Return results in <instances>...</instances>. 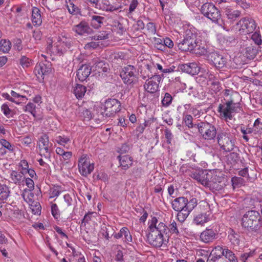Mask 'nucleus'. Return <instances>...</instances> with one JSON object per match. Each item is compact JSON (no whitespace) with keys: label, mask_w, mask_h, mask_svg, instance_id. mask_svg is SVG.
<instances>
[{"label":"nucleus","mask_w":262,"mask_h":262,"mask_svg":"<svg viewBox=\"0 0 262 262\" xmlns=\"http://www.w3.org/2000/svg\"><path fill=\"white\" fill-rule=\"evenodd\" d=\"M31 191L32 190H27V189H25L23 190L21 193V196L24 200L29 205H31V203H33L34 202V194Z\"/></svg>","instance_id":"72a5a7b5"},{"label":"nucleus","mask_w":262,"mask_h":262,"mask_svg":"<svg viewBox=\"0 0 262 262\" xmlns=\"http://www.w3.org/2000/svg\"><path fill=\"white\" fill-rule=\"evenodd\" d=\"M30 205V209L34 214H39L41 212V206L38 202H34L31 203Z\"/></svg>","instance_id":"de8ad7c7"},{"label":"nucleus","mask_w":262,"mask_h":262,"mask_svg":"<svg viewBox=\"0 0 262 262\" xmlns=\"http://www.w3.org/2000/svg\"><path fill=\"white\" fill-rule=\"evenodd\" d=\"M19 62L24 69L28 68L33 65V60L25 56L20 58Z\"/></svg>","instance_id":"a19ab883"},{"label":"nucleus","mask_w":262,"mask_h":262,"mask_svg":"<svg viewBox=\"0 0 262 262\" xmlns=\"http://www.w3.org/2000/svg\"><path fill=\"white\" fill-rule=\"evenodd\" d=\"M37 146L41 155L46 157L50 156L52 144L49 142V137L46 134H43L39 138Z\"/></svg>","instance_id":"2eb2a0df"},{"label":"nucleus","mask_w":262,"mask_h":262,"mask_svg":"<svg viewBox=\"0 0 262 262\" xmlns=\"http://www.w3.org/2000/svg\"><path fill=\"white\" fill-rule=\"evenodd\" d=\"M62 188L60 186H53L49 190L50 198L57 197L62 192Z\"/></svg>","instance_id":"58836bf2"},{"label":"nucleus","mask_w":262,"mask_h":262,"mask_svg":"<svg viewBox=\"0 0 262 262\" xmlns=\"http://www.w3.org/2000/svg\"><path fill=\"white\" fill-rule=\"evenodd\" d=\"M227 249V248H223V247L221 246H217L214 247L211 252H212V254L222 257L223 256H224L226 252L225 251Z\"/></svg>","instance_id":"a18cd8bd"},{"label":"nucleus","mask_w":262,"mask_h":262,"mask_svg":"<svg viewBox=\"0 0 262 262\" xmlns=\"http://www.w3.org/2000/svg\"><path fill=\"white\" fill-rule=\"evenodd\" d=\"M136 72V69L134 66L128 65L122 69L120 77L125 83L131 84L137 80Z\"/></svg>","instance_id":"f8f14e48"},{"label":"nucleus","mask_w":262,"mask_h":262,"mask_svg":"<svg viewBox=\"0 0 262 262\" xmlns=\"http://www.w3.org/2000/svg\"><path fill=\"white\" fill-rule=\"evenodd\" d=\"M92 71L89 65L82 64L77 71V77L81 81L85 80L90 75Z\"/></svg>","instance_id":"412c9836"},{"label":"nucleus","mask_w":262,"mask_h":262,"mask_svg":"<svg viewBox=\"0 0 262 262\" xmlns=\"http://www.w3.org/2000/svg\"><path fill=\"white\" fill-rule=\"evenodd\" d=\"M138 5V2L137 0H132L128 9V12L127 13L128 16L129 14H132V12L135 11Z\"/></svg>","instance_id":"0e129e2a"},{"label":"nucleus","mask_w":262,"mask_h":262,"mask_svg":"<svg viewBox=\"0 0 262 262\" xmlns=\"http://www.w3.org/2000/svg\"><path fill=\"white\" fill-rule=\"evenodd\" d=\"M146 29L149 35H155L156 33V27L153 23H148L146 25Z\"/></svg>","instance_id":"6e6d98bb"},{"label":"nucleus","mask_w":262,"mask_h":262,"mask_svg":"<svg viewBox=\"0 0 262 262\" xmlns=\"http://www.w3.org/2000/svg\"><path fill=\"white\" fill-rule=\"evenodd\" d=\"M210 60L217 68H223L226 64V59L222 55L216 53H212L210 56Z\"/></svg>","instance_id":"6ab92c4d"},{"label":"nucleus","mask_w":262,"mask_h":262,"mask_svg":"<svg viewBox=\"0 0 262 262\" xmlns=\"http://www.w3.org/2000/svg\"><path fill=\"white\" fill-rule=\"evenodd\" d=\"M32 21L34 26H39L42 23V18L40 10L33 7L32 10Z\"/></svg>","instance_id":"393cba45"},{"label":"nucleus","mask_w":262,"mask_h":262,"mask_svg":"<svg viewBox=\"0 0 262 262\" xmlns=\"http://www.w3.org/2000/svg\"><path fill=\"white\" fill-rule=\"evenodd\" d=\"M256 28L255 21L251 18L246 17L242 18L236 25L235 29L240 34H248L253 33Z\"/></svg>","instance_id":"6e6552de"},{"label":"nucleus","mask_w":262,"mask_h":262,"mask_svg":"<svg viewBox=\"0 0 262 262\" xmlns=\"http://www.w3.org/2000/svg\"><path fill=\"white\" fill-rule=\"evenodd\" d=\"M225 252L224 256L227 259V262H238L237 257L231 250L227 248Z\"/></svg>","instance_id":"37998d69"},{"label":"nucleus","mask_w":262,"mask_h":262,"mask_svg":"<svg viewBox=\"0 0 262 262\" xmlns=\"http://www.w3.org/2000/svg\"><path fill=\"white\" fill-rule=\"evenodd\" d=\"M10 195V188L6 184H0V200H7Z\"/></svg>","instance_id":"c756f323"},{"label":"nucleus","mask_w":262,"mask_h":262,"mask_svg":"<svg viewBox=\"0 0 262 262\" xmlns=\"http://www.w3.org/2000/svg\"><path fill=\"white\" fill-rule=\"evenodd\" d=\"M192 177L200 182L202 185L206 186L209 185V181L204 177L198 173H193Z\"/></svg>","instance_id":"8fccbe9b"},{"label":"nucleus","mask_w":262,"mask_h":262,"mask_svg":"<svg viewBox=\"0 0 262 262\" xmlns=\"http://www.w3.org/2000/svg\"><path fill=\"white\" fill-rule=\"evenodd\" d=\"M183 121L189 128L193 127L192 117L190 115H183Z\"/></svg>","instance_id":"13d9d810"},{"label":"nucleus","mask_w":262,"mask_h":262,"mask_svg":"<svg viewBox=\"0 0 262 262\" xmlns=\"http://www.w3.org/2000/svg\"><path fill=\"white\" fill-rule=\"evenodd\" d=\"M192 108H193V107L191 106V105L190 104H186L183 106H178L177 110L179 112H181V111H182L183 109L184 108L185 110L183 112V114L184 115V114H187V112H189V113H190V110Z\"/></svg>","instance_id":"69168bd1"},{"label":"nucleus","mask_w":262,"mask_h":262,"mask_svg":"<svg viewBox=\"0 0 262 262\" xmlns=\"http://www.w3.org/2000/svg\"><path fill=\"white\" fill-rule=\"evenodd\" d=\"M252 129L253 133L255 134H262V121L260 118L255 120Z\"/></svg>","instance_id":"c03bdc74"},{"label":"nucleus","mask_w":262,"mask_h":262,"mask_svg":"<svg viewBox=\"0 0 262 262\" xmlns=\"http://www.w3.org/2000/svg\"><path fill=\"white\" fill-rule=\"evenodd\" d=\"M187 199L185 197H179L175 199L171 202L172 208L178 212V219L180 222H183L187 216H184V210H186Z\"/></svg>","instance_id":"9d476101"},{"label":"nucleus","mask_w":262,"mask_h":262,"mask_svg":"<svg viewBox=\"0 0 262 262\" xmlns=\"http://www.w3.org/2000/svg\"><path fill=\"white\" fill-rule=\"evenodd\" d=\"M217 142L221 149L224 151L229 152L234 147V141L227 133H221L217 136Z\"/></svg>","instance_id":"9b49d317"},{"label":"nucleus","mask_w":262,"mask_h":262,"mask_svg":"<svg viewBox=\"0 0 262 262\" xmlns=\"http://www.w3.org/2000/svg\"><path fill=\"white\" fill-rule=\"evenodd\" d=\"M123 234V230H119L118 233H115L114 230H103V232L101 233V234L107 239H108L112 236L116 239H119L122 236Z\"/></svg>","instance_id":"cd10ccee"},{"label":"nucleus","mask_w":262,"mask_h":262,"mask_svg":"<svg viewBox=\"0 0 262 262\" xmlns=\"http://www.w3.org/2000/svg\"><path fill=\"white\" fill-rule=\"evenodd\" d=\"M26 88L28 89V87L25 85H21L19 87H15L13 90H11L10 94L7 93H3L1 94V96L3 98L8 100L16 104H21L22 103H25L28 100L27 96L25 94H29V91Z\"/></svg>","instance_id":"7ed1b4c3"},{"label":"nucleus","mask_w":262,"mask_h":262,"mask_svg":"<svg viewBox=\"0 0 262 262\" xmlns=\"http://www.w3.org/2000/svg\"><path fill=\"white\" fill-rule=\"evenodd\" d=\"M259 252L257 251V249H254L250 250L249 252H245L241 255V260L243 262H247L249 258L252 257L255 255Z\"/></svg>","instance_id":"4c0bfd02"},{"label":"nucleus","mask_w":262,"mask_h":262,"mask_svg":"<svg viewBox=\"0 0 262 262\" xmlns=\"http://www.w3.org/2000/svg\"><path fill=\"white\" fill-rule=\"evenodd\" d=\"M238 103H234L232 100L227 101L219 105L217 111L221 118L231 120L234 114L239 110Z\"/></svg>","instance_id":"20e7f679"},{"label":"nucleus","mask_w":262,"mask_h":262,"mask_svg":"<svg viewBox=\"0 0 262 262\" xmlns=\"http://www.w3.org/2000/svg\"><path fill=\"white\" fill-rule=\"evenodd\" d=\"M11 48V43L8 40L2 39L0 41V51L7 53Z\"/></svg>","instance_id":"ea45409f"},{"label":"nucleus","mask_w":262,"mask_h":262,"mask_svg":"<svg viewBox=\"0 0 262 262\" xmlns=\"http://www.w3.org/2000/svg\"><path fill=\"white\" fill-rule=\"evenodd\" d=\"M198 201L195 198L191 199L189 202L187 199L186 202V210H184L185 213H184V216H188L190 214V212L194 208V207L197 205Z\"/></svg>","instance_id":"c9c22d12"},{"label":"nucleus","mask_w":262,"mask_h":262,"mask_svg":"<svg viewBox=\"0 0 262 262\" xmlns=\"http://www.w3.org/2000/svg\"><path fill=\"white\" fill-rule=\"evenodd\" d=\"M104 18L98 15H93L91 18V25L95 29H98L103 24Z\"/></svg>","instance_id":"f704fd0d"},{"label":"nucleus","mask_w":262,"mask_h":262,"mask_svg":"<svg viewBox=\"0 0 262 262\" xmlns=\"http://www.w3.org/2000/svg\"><path fill=\"white\" fill-rule=\"evenodd\" d=\"M225 14L227 18L230 20V21H233L235 20L237 18L240 16L241 12L237 10L227 8L225 11Z\"/></svg>","instance_id":"c85d7f7f"},{"label":"nucleus","mask_w":262,"mask_h":262,"mask_svg":"<svg viewBox=\"0 0 262 262\" xmlns=\"http://www.w3.org/2000/svg\"><path fill=\"white\" fill-rule=\"evenodd\" d=\"M1 110L4 114L7 117H10L11 116L12 112L9 108V106L6 104H3L1 106Z\"/></svg>","instance_id":"052dcab7"},{"label":"nucleus","mask_w":262,"mask_h":262,"mask_svg":"<svg viewBox=\"0 0 262 262\" xmlns=\"http://www.w3.org/2000/svg\"><path fill=\"white\" fill-rule=\"evenodd\" d=\"M73 30L80 35L89 34L92 32V29L88 23L84 21H81L79 24L74 26Z\"/></svg>","instance_id":"aec40b11"},{"label":"nucleus","mask_w":262,"mask_h":262,"mask_svg":"<svg viewBox=\"0 0 262 262\" xmlns=\"http://www.w3.org/2000/svg\"><path fill=\"white\" fill-rule=\"evenodd\" d=\"M94 108L98 116H101L102 118L109 117L121 110V103L116 99H108L104 103L96 102Z\"/></svg>","instance_id":"f257e3e1"},{"label":"nucleus","mask_w":262,"mask_h":262,"mask_svg":"<svg viewBox=\"0 0 262 262\" xmlns=\"http://www.w3.org/2000/svg\"><path fill=\"white\" fill-rule=\"evenodd\" d=\"M202 71L205 78L208 79L210 82L212 81L215 80L214 79L215 76L213 72L210 71L208 69H202Z\"/></svg>","instance_id":"603ef678"},{"label":"nucleus","mask_w":262,"mask_h":262,"mask_svg":"<svg viewBox=\"0 0 262 262\" xmlns=\"http://www.w3.org/2000/svg\"><path fill=\"white\" fill-rule=\"evenodd\" d=\"M158 220L156 217H152L150 220L148 221V225L149 229H165V225L162 222H160L157 225Z\"/></svg>","instance_id":"7c9ffc66"},{"label":"nucleus","mask_w":262,"mask_h":262,"mask_svg":"<svg viewBox=\"0 0 262 262\" xmlns=\"http://www.w3.org/2000/svg\"><path fill=\"white\" fill-rule=\"evenodd\" d=\"M210 84V90L213 93H216L222 89L221 83L217 80L211 81Z\"/></svg>","instance_id":"09e8293b"},{"label":"nucleus","mask_w":262,"mask_h":262,"mask_svg":"<svg viewBox=\"0 0 262 262\" xmlns=\"http://www.w3.org/2000/svg\"><path fill=\"white\" fill-rule=\"evenodd\" d=\"M78 168L82 176L86 177L94 169V163L92 162L86 154L82 155L78 161Z\"/></svg>","instance_id":"0eeeda50"},{"label":"nucleus","mask_w":262,"mask_h":262,"mask_svg":"<svg viewBox=\"0 0 262 262\" xmlns=\"http://www.w3.org/2000/svg\"><path fill=\"white\" fill-rule=\"evenodd\" d=\"M55 140L58 144L63 146H65L70 141V138L65 136H57Z\"/></svg>","instance_id":"49530a36"},{"label":"nucleus","mask_w":262,"mask_h":262,"mask_svg":"<svg viewBox=\"0 0 262 262\" xmlns=\"http://www.w3.org/2000/svg\"><path fill=\"white\" fill-rule=\"evenodd\" d=\"M71 46V39L63 37L55 43L54 45H49L47 47V50L50 52L51 54L60 56L68 49H70Z\"/></svg>","instance_id":"423d86ee"},{"label":"nucleus","mask_w":262,"mask_h":262,"mask_svg":"<svg viewBox=\"0 0 262 262\" xmlns=\"http://www.w3.org/2000/svg\"><path fill=\"white\" fill-rule=\"evenodd\" d=\"M210 217L206 213L200 214L196 215L193 219V223L197 225L202 226L204 223L207 222Z\"/></svg>","instance_id":"473e14b6"},{"label":"nucleus","mask_w":262,"mask_h":262,"mask_svg":"<svg viewBox=\"0 0 262 262\" xmlns=\"http://www.w3.org/2000/svg\"><path fill=\"white\" fill-rule=\"evenodd\" d=\"M180 68L182 71L192 75L198 74L201 71L200 68L195 62L182 64Z\"/></svg>","instance_id":"4be33fe9"},{"label":"nucleus","mask_w":262,"mask_h":262,"mask_svg":"<svg viewBox=\"0 0 262 262\" xmlns=\"http://www.w3.org/2000/svg\"><path fill=\"white\" fill-rule=\"evenodd\" d=\"M38 107L34 104L33 102H29L23 107V110L26 113L30 114L35 118Z\"/></svg>","instance_id":"bb28decb"},{"label":"nucleus","mask_w":262,"mask_h":262,"mask_svg":"<svg viewBox=\"0 0 262 262\" xmlns=\"http://www.w3.org/2000/svg\"><path fill=\"white\" fill-rule=\"evenodd\" d=\"M202 71L205 78L208 79L210 82L212 81L215 80L214 79L215 76L213 72L210 71L208 69H202Z\"/></svg>","instance_id":"864d4df0"},{"label":"nucleus","mask_w":262,"mask_h":262,"mask_svg":"<svg viewBox=\"0 0 262 262\" xmlns=\"http://www.w3.org/2000/svg\"><path fill=\"white\" fill-rule=\"evenodd\" d=\"M115 259L117 262H123V252L122 250L118 249Z\"/></svg>","instance_id":"774afa93"},{"label":"nucleus","mask_w":262,"mask_h":262,"mask_svg":"<svg viewBox=\"0 0 262 262\" xmlns=\"http://www.w3.org/2000/svg\"><path fill=\"white\" fill-rule=\"evenodd\" d=\"M51 212L55 219H58L60 217V214L57 205L56 204H53L51 206Z\"/></svg>","instance_id":"bf43d9fd"},{"label":"nucleus","mask_w":262,"mask_h":262,"mask_svg":"<svg viewBox=\"0 0 262 262\" xmlns=\"http://www.w3.org/2000/svg\"><path fill=\"white\" fill-rule=\"evenodd\" d=\"M118 158L120 166L124 170L127 169L133 164V159L129 155H120Z\"/></svg>","instance_id":"b1692460"},{"label":"nucleus","mask_w":262,"mask_h":262,"mask_svg":"<svg viewBox=\"0 0 262 262\" xmlns=\"http://www.w3.org/2000/svg\"><path fill=\"white\" fill-rule=\"evenodd\" d=\"M24 173L18 171L12 170L10 173V182L17 185H21L24 181Z\"/></svg>","instance_id":"5701e85b"},{"label":"nucleus","mask_w":262,"mask_h":262,"mask_svg":"<svg viewBox=\"0 0 262 262\" xmlns=\"http://www.w3.org/2000/svg\"><path fill=\"white\" fill-rule=\"evenodd\" d=\"M172 100V98L171 95L168 93H166L165 94L164 97L162 100V103L163 105L165 106H168L171 103Z\"/></svg>","instance_id":"5fc2aeb1"},{"label":"nucleus","mask_w":262,"mask_h":262,"mask_svg":"<svg viewBox=\"0 0 262 262\" xmlns=\"http://www.w3.org/2000/svg\"><path fill=\"white\" fill-rule=\"evenodd\" d=\"M216 233L213 230H204L200 235V238L205 243H208L215 238Z\"/></svg>","instance_id":"a878e982"},{"label":"nucleus","mask_w":262,"mask_h":262,"mask_svg":"<svg viewBox=\"0 0 262 262\" xmlns=\"http://www.w3.org/2000/svg\"><path fill=\"white\" fill-rule=\"evenodd\" d=\"M24 180L25 181V184L26 186L28 187V189L27 190H33L34 188V183L33 180L29 178H26L25 177Z\"/></svg>","instance_id":"e2e57ef3"},{"label":"nucleus","mask_w":262,"mask_h":262,"mask_svg":"<svg viewBox=\"0 0 262 262\" xmlns=\"http://www.w3.org/2000/svg\"><path fill=\"white\" fill-rule=\"evenodd\" d=\"M198 129L203 138L206 140L213 139L216 134L215 127L208 123H201L198 126Z\"/></svg>","instance_id":"4468645a"},{"label":"nucleus","mask_w":262,"mask_h":262,"mask_svg":"<svg viewBox=\"0 0 262 262\" xmlns=\"http://www.w3.org/2000/svg\"><path fill=\"white\" fill-rule=\"evenodd\" d=\"M251 38L257 45H259L261 43V37L260 35L258 33L254 32L252 35Z\"/></svg>","instance_id":"338daca9"},{"label":"nucleus","mask_w":262,"mask_h":262,"mask_svg":"<svg viewBox=\"0 0 262 262\" xmlns=\"http://www.w3.org/2000/svg\"><path fill=\"white\" fill-rule=\"evenodd\" d=\"M112 26L115 28L119 35H122L126 30L123 21L114 20Z\"/></svg>","instance_id":"e433bc0d"},{"label":"nucleus","mask_w":262,"mask_h":262,"mask_svg":"<svg viewBox=\"0 0 262 262\" xmlns=\"http://www.w3.org/2000/svg\"><path fill=\"white\" fill-rule=\"evenodd\" d=\"M196 54L200 55H205L207 53V50L204 47H201L200 45L198 44V46L194 49Z\"/></svg>","instance_id":"680f3d73"},{"label":"nucleus","mask_w":262,"mask_h":262,"mask_svg":"<svg viewBox=\"0 0 262 262\" xmlns=\"http://www.w3.org/2000/svg\"><path fill=\"white\" fill-rule=\"evenodd\" d=\"M184 39L179 43V49L183 52L192 51L198 46L195 29L192 27H185L184 28Z\"/></svg>","instance_id":"f03ea898"},{"label":"nucleus","mask_w":262,"mask_h":262,"mask_svg":"<svg viewBox=\"0 0 262 262\" xmlns=\"http://www.w3.org/2000/svg\"><path fill=\"white\" fill-rule=\"evenodd\" d=\"M51 71V68L42 62L36 64L34 73L39 81L43 80L45 76Z\"/></svg>","instance_id":"f3484780"},{"label":"nucleus","mask_w":262,"mask_h":262,"mask_svg":"<svg viewBox=\"0 0 262 262\" xmlns=\"http://www.w3.org/2000/svg\"><path fill=\"white\" fill-rule=\"evenodd\" d=\"M108 38V34L106 31H101L92 37V39L103 40Z\"/></svg>","instance_id":"3c124183"},{"label":"nucleus","mask_w":262,"mask_h":262,"mask_svg":"<svg viewBox=\"0 0 262 262\" xmlns=\"http://www.w3.org/2000/svg\"><path fill=\"white\" fill-rule=\"evenodd\" d=\"M239 236L235 230H230L228 238L232 243L234 244H239Z\"/></svg>","instance_id":"79ce46f5"},{"label":"nucleus","mask_w":262,"mask_h":262,"mask_svg":"<svg viewBox=\"0 0 262 262\" xmlns=\"http://www.w3.org/2000/svg\"><path fill=\"white\" fill-rule=\"evenodd\" d=\"M91 70L92 72L94 73L95 75L103 76V74L107 72L108 65L102 61H97L91 67Z\"/></svg>","instance_id":"a211bd4d"},{"label":"nucleus","mask_w":262,"mask_h":262,"mask_svg":"<svg viewBox=\"0 0 262 262\" xmlns=\"http://www.w3.org/2000/svg\"><path fill=\"white\" fill-rule=\"evenodd\" d=\"M259 220V213L255 210L247 212L242 219V227L245 229L253 228Z\"/></svg>","instance_id":"1a4fd4ad"},{"label":"nucleus","mask_w":262,"mask_h":262,"mask_svg":"<svg viewBox=\"0 0 262 262\" xmlns=\"http://www.w3.org/2000/svg\"><path fill=\"white\" fill-rule=\"evenodd\" d=\"M160 79L161 77L159 75L152 76L146 81L144 85L145 91L150 93L156 92L159 89V83Z\"/></svg>","instance_id":"dca6fc26"},{"label":"nucleus","mask_w":262,"mask_h":262,"mask_svg":"<svg viewBox=\"0 0 262 262\" xmlns=\"http://www.w3.org/2000/svg\"><path fill=\"white\" fill-rule=\"evenodd\" d=\"M120 8V7L117 5H111L110 3L104 4L103 6V9L106 11H114L118 10Z\"/></svg>","instance_id":"4d7b16f0"},{"label":"nucleus","mask_w":262,"mask_h":262,"mask_svg":"<svg viewBox=\"0 0 262 262\" xmlns=\"http://www.w3.org/2000/svg\"><path fill=\"white\" fill-rule=\"evenodd\" d=\"M201 12L204 16L210 19L212 22L222 25L221 12L213 4L210 3L204 4L201 7Z\"/></svg>","instance_id":"39448f33"},{"label":"nucleus","mask_w":262,"mask_h":262,"mask_svg":"<svg viewBox=\"0 0 262 262\" xmlns=\"http://www.w3.org/2000/svg\"><path fill=\"white\" fill-rule=\"evenodd\" d=\"M147 239L150 244L157 247H160L167 242L161 230H149L147 234Z\"/></svg>","instance_id":"ddd939ff"},{"label":"nucleus","mask_w":262,"mask_h":262,"mask_svg":"<svg viewBox=\"0 0 262 262\" xmlns=\"http://www.w3.org/2000/svg\"><path fill=\"white\" fill-rule=\"evenodd\" d=\"M86 91V87L81 84H77L73 88V93L77 98H81L84 95Z\"/></svg>","instance_id":"2f4dec72"}]
</instances>
